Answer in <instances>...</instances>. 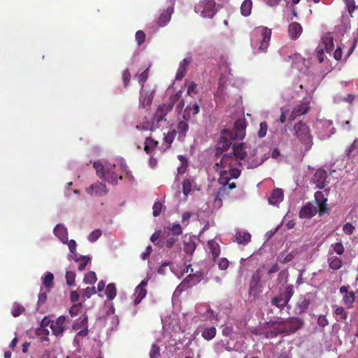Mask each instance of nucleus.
Returning a JSON list of instances; mask_svg holds the SVG:
<instances>
[{
    "mask_svg": "<svg viewBox=\"0 0 358 358\" xmlns=\"http://www.w3.org/2000/svg\"><path fill=\"white\" fill-rule=\"evenodd\" d=\"M238 165L237 159L234 155L227 153L222 156L219 159V155L216 156L215 167L216 171L220 173L218 180L221 187L218 190L215 199V205L221 206V197L229 194L228 191L234 189L236 185L234 182H230L231 179H236L241 174V171L236 168Z\"/></svg>",
    "mask_w": 358,
    "mask_h": 358,
    "instance_id": "1",
    "label": "nucleus"
},
{
    "mask_svg": "<svg viewBox=\"0 0 358 358\" xmlns=\"http://www.w3.org/2000/svg\"><path fill=\"white\" fill-rule=\"evenodd\" d=\"M93 166L99 178L112 185H116L118 180H122V172L127 171V165L123 161L118 164L108 161L104 162L96 161Z\"/></svg>",
    "mask_w": 358,
    "mask_h": 358,
    "instance_id": "2",
    "label": "nucleus"
},
{
    "mask_svg": "<svg viewBox=\"0 0 358 358\" xmlns=\"http://www.w3.org/2000/svg\"><path fill=\"white\" fill-rule=\"evenodd\" d=\"M294 135L306 148H310L313 144L312 136L309 127L303 122H299L294 127Z\"/></svg>",
    "mask_w": 358,
    "mask_h": 358,
    "instance_id": "3",
    "label": "nucleus"
},
{
    "mask_svg": "<svg viewBox=\"0 0 358 358\" xmlns=\"http://www.w3.org/2000/svg\"><path fill=\"white\" fill-rule=\"evenodd\" d=\"M294 292V286L292 285H287L283 291H281L278 296L271 299V305L280 309L283 308L287 305Z\"/></svg>",
    "mask_w": 358,
    "mask_h": 358,
    "instance_id": "4",
    "label": "nucleus"
},
{
    "mask_svg": "<svg viewBox=\"0 0 358 358\" xmlns=\"http://www.w3.org/2000/svg\"><path fill=\"white\" fill-rule=\"evenodd\" d=\"M303 325V321L298 317H291L288 320H282L278 323L277 327L279 333H294L299 329Z\"/></svg>",
    "mask_w": 358,
    "mask_h": 358,
    "instance_id": "5",
    "label": "nucleus"
},
{
    "mask_svg": "<svg viewBox=\"0 0 358 358\" xmlns=\"http://www.w3.org/2000/svg\"><path fill=\"white\" fill-rule=\"evenodd\" d=\"M194 10L196 13H200L203 17L212 18L217 13V9L213 0H208L196 4Z\"/></svg>",
    "mask_w": 358,
    "mask_h": 358,
    "instance_id": "6",
    "label": "nucleus"
},
{
    "mask_svg": "<svg viewBox=\"0 0 358 358\" xmlns=\"http://www.w3.org/2000/svg\"><path fill=\"white\" fill-rule=\"evenodd\" d=\"M333 122L328 120H320L317 123L318 136L322 140H326L335 134L336 128L332 127Z\"/></svg>",
    "mask_w": 358,
    "mask_h": 358,
    "instance_id": "7",
    "label": "nucleus"
},
{
    "mask_svg": "<svg viewBox=\"0 0 358 358\" xmlns=\"http://www.w3.org/2000/svg\"><path fill=\"white\" fill-rule=\"evenodd\" d=\"M314 301L315 296L312 293H307L301 296L294 308L296 314L302 315L305 313Z\"/></svg>",
    "mask_w": 358,
    "mask_h": 358,
    "instance_id": "8",
    "label": "nucleus"
},
{
    "mask_svg": "<svg viewBox=\"0 0 358 358\" xmlns=\"http://www.w3.org/2000/svg\"><path fill=\"white\" fill-rule=\"evenodd\" d=\"M67 323L68 318L64 315H61L56 320H52L50 329L52 334L57 338H62L67 328Z\"/></svg>",
    "mask_w": 358,
    "mask_h": 358,
    "instance_id": "9",
    "label": "nucleus"
},
{
    "mask_svg": "<svg viewBox=\"0 0 358 358\" xmlns=\"http://www.w3.org/2000/svg\"><path fill=\"white\" fill-rule=\"evenodd\" d=\"M255 34L261 39L259 50L265 51L271 39V30L266 27H259L255 30Z\"/></svg>",
    "mask_w": 358,
    "mask_h": 358,
    "instance_id": "10",
    "label": "nucleus"
},
{
    "mask_svg": "<svg viewBox=\"0 0 358 358\" xmlns=\"http://www.w3.org/2000/svg\"><path fill=\"white\" fill-rule=\"evenodd\" d=\"M246 122L243 119L238 120L234 126L232 130H227V134L231 139H242L245 136V129Z\"/></svg>",
    "mask_w": 358,
    "mask_h": 358,
    "instance_id": "11",
    "label": "nucleus"
},
{
    "mask_svg": "<svg viewBox=\"0 0 358 358\" xmlns=\"http://www.w3.org/2000/svg\"><path fill=\"white\" fill-rule=\"evenodd\" d=\"M154 94L155 90H147L144 89V85H142L139 96L140 106L143 108L149 107L152 103L154 97Z\"/></svg>",
    "mask_w": 358,
    "mask_h": 358,
    "instance_id": "12",
    "label": "nucleus"
},
{
    "mask_svg": "<svg viewBox=\"0 0 358 358\" xmlns=\"http://www.w3.org/2000/svg\"><path fill=\"white\" fill-rule=\"evenodd\" d=\"M230 154L234 155L238 165L244 166V164L246 163L247 152L243 143L234 144L233 152Z\"/></svg>",
    "mask_w": 358,
    "mask_h": 358,
    "instance_id": "13",
    "label": "nucleus"
},
{
    "mask_svg": "<svg viewBox=\"0 0 358 358\" xmlns=\"http://www.w3.org/2000/svg\"><path fill=\"white\" fill-rule=\"evenodd\" d=\"M86 192L91 196H101L108 193V189L104 183L96 182L87 188Z\"/></svg>",
    "mask_w": 358,
    "mask_h": 358,
    "instance_id": "14",
    "label": "nucleus"
},
{
    "mask_svg": "<svg viewBox=\"0 0 358 358\" xmlns=\"http://www.w3.org/2000/svg\"><path fill=\"white\" fill-rule=\"evenodd\" d=\"M232 140L227 134V130L224 131L217 143L216 156L220 155L223 150L228 149L231 145Z\"/></svg>",
    "mask_w": 358,
    "mask_h": 358,
    "instance_id": "15",
    "label": "nucleus"
},
{
    "mask_svg": "<svg viewBox=\"0 0 358 358\" xmlns=\"http://www.w3.org/2000/svg\"><path fill=\"white\" fill-rule=\"evenodd\" d=\"M148 285V280H143L141 283L136 287L134 293L133 294L134 299V304H138L143 299H144L147 294L145 287Z\"/></svg>",
    "mask_w": 358,
    "mask_h": 358,
    "instance_id": "16",
    "label": "nucleus"
},
{
    "mask_svg": "<svg viewBox=\"0 0 358 358\" xmlns=\"http://www.w3.org/2000/svg\"><path fill=\"white\" fill-rule=\"evenodd\" d=\"M171 110V105H166L164 103L160 105L154 115V122H156L157 126H159V124L162 121L165 120V117L169 112Z\"/></svg>",
    "mask_w": 358,
    "mask_h": 358,
    "instance_id": "17",
    "label": "nucleus"
},
{
    "mask_svg": "<svg viewBox=\"0 0 358 358\" xmlns=\"http://www.w3.org/2000/svg\"><path fill=\"white\" fill-rule=\"evenodd\" d=\"M313 182L316 185L317 188L322 189L325 187L327 183V173L322 169L317 170L313 176Z\"/></svg>",
    "mask_w": 358,
    "mask_h": 358,
    "instance_id": "18",
    "label": "nucleus"
},
{
    "mask_svg": "<svg viewBox=\"0 0 358 358\" xmlns=\"http://www.w3.org/2000/svg\"><path fill=\"white\" fill-rule=\"evenodd\" d=\"M257 152V149H254L249 155L247 154L246 163L244 164V166H246L248 169L256 168L263 163V159L256 157Z\"/></svg>",
    "mask_w": 358,
    "mask_h": 358,
    "instance_id": "19",
    "label": "nucleus"
},
{
    "mask_svg": "<svg viewBox=\"0 0 358 358\" xmlns=\"http://www.w3.org/2000/svg\"><path fill=\"white\" fill-rule=\"evenodd\" d=\"M319 212L318 208L311 203H308L303 206L299 212L301 218H310Z\"/></svg>",
    "mask_w": 358,
    "mask_h": 358,
    "instance_id": "20",
    "label": "nucleus"
},
{
    "mask_svg": "<svg viewBox=\"0 0 358 358\" xmlns=\"http://www.w3.org/2000/svg\"><path fill=\"white\" fill-rule=\"evenodd\" d=\"M315 199L319 208L320 215L327 213L328 209L327 208V198L322 192H316L315 193Z\"/></svg>",
    "mask_w": 358,
    "mask_h": 358,
    "instance_id": "21",
    "label": "nucleus"
},
{
    "mask_svg": "<svg viewBox=\"0 0 358 358\" xmlns=\"http://www.w3.org/2000/svg\"><path fill=\"white\" fill-rule=\"evenodd\" d=\"M191 62L192 57L190 56L184 58L182 61L180 62L176 75V80H180L183 78Z\"/></svg>",
    "mask_w": 358,
    "mask_h": 358,
    "instance_id": "22",
    "label": "nucleus"
},
{
    "mask_svg": "<svg viewBox=\"0 0 358 358\" xmlns=\"http://www.w3.org/2000/svg\"><path fill=\"white\" fill-rule=\"evenodd\" d=\"M234 238L237 243L245 245L250 242L251 235L246 231L237 229L235 232Z\"/></svg>",
    "mask_w": 358,
    "mask_h": 358,
    "instance_id": "23",
    "label": "nucleus"
},
{
    "mask_svg": "<svg viewBox=\"0 0 358 358\" xmlns=\"http://www.w3.org/2000/svg\"><path fill=\"white\" fill-rule=\"evenodd\" d=\"M196 248V245L194 241V238L185 235L183 237V249L184 251L189 255H192Z\"/></svg>",
    "mask_w": 358,
    "mask_h": 358,
    "instance_id": "24",
    "label": "nucleus"
},
{
    "mask_svg": "<svg viewBox=\"0 0 358 358\" xmlns=\"http://www.w3.org/2000/svg\"><path fill=\"white\" fill-rule=\"evenodd\" d=\"M201 332V336L206 341L212 340L216 335V329L214 327H206L201 328L199 327L194 334H199Z\"/></svg>",
    "mask_w": 358,
    "mask_h": 358,
    "instance_id": "25",
    "label": "nucleus"
},
{
    "mask_svg": "<svg viewBox=\"0 0 358 358\" xmlns=\"http://www.w3.org/2000/svg\"><path fill=\"white\" fill-rule=\"evenodd\" d=\"M55 236L62 243H65L68 238L67 229L62 224H58L55 226L53 230Z\"/></svg>",
    "mask_w": 358,
    "mask_h": 358,
    "instance_id": "26",
    "label": "nucleus"
},
{
    "mask_svg": "<svg viewBox=\"0 0 358 358\" xmlns=\"http://www.w3.org/2000/svg\"><path fill=\"white\" fill-rule=\"evenodd\" d=\"M260 292L259 279L258 277L253 275L250 282L249 294L255 299L258 296Z\"/></svg>",
    "mask_w": 358,
    "mask_h": 358,
    "instance_id": "27",
    "label": "nucleus"
},
{
    "mask_svg": "<svg viewBox=\"0 0 358 358\" xmlns=\"http://www.w3.org/2000/svg\"><path fill=\"white\" fill-rule=\"evenodd\" d=\"M310 108V103L308 101L303 102L301 105L294 108L290 115V119L294 120L297 116L306 114Z\"/></svg>",
    "mask_w": 358,
    "mask_h": 358,
    "instance_id": "28",
    "label": "nucleus"
},
{
    "mask_svg": "<svg viewBox=\"0 0 358 358\" xmlns=\"http://www.w3.org/2000/svg\"><path fill=\"white\" fill-rule=\"evenodd\" d=\"M283 191L282 189H275L268 198V203L273 206L278 205L283 200Z\"/></svg>",
    "mask_w": 358,
    "mask_h": 358,
    "instance_id": "29",
    "label": "nucleus"
},
{
    "mask_svg": "<svg viewBox=\"0 0 358 358\" xmlns=\"http://www.w3.org/2000/svg\"><path fill=\"white\" fill-rule=\"evenodd\" d=\"M318 46H322L327 53L331 52L334 48L333 36L330 34H326L322 38V42Z\"/></svg>",
    "mask_w": 358,
    "mask_h": 358,
    "instance_id": "30",
    "label": "nucleus"
},
{
    "mask_svg": "<svg viewBox=\"0 0 358 358\" xmlns=\"http://www.w3.org/2000/svg\"><path fill=\"white\" fill-rule=\"evenodd\" d=\"M173 12V7L169 6L166 10L164 11L158 19V24L160 27L165 26L169 21L171 17V14Z\"/></svg>",
    "mask_w": 358,
    "mask_h": 358,
    "instance_id": "31",
    "label": "nucleus"
},
{
    "mask_svg": "<svg viewBox=\"0 0 358 358\" xmlns=\"http://www.w3.org/2000/svg\"><path fill=\"white\" fill-rule=\"evenodd\" d=\"M302 32V27L298 22H293L289 24L288 33L289 36L293 38H297Z\"/></svg>",
    "mask_w": 358,
    "mask_h": 358,
    "instance_id": "32",
    "label": "nucleus"
},
{
    "mask_svg": "<svg viewBox=\"0 0 358 358\" xmlns=\"http://www.w3.org/2000/svg\"><path fill=\"white\" fill-rule=\"evenodd\" d=\"M88 319L87 317L83 315L79 317L72 325V329L73 331H78L83 329L84 328L88 327L87 325Z\"/></svg>",
    "mask_w": 358,
    "mask_h": 358,
    "instance_id": "33",
    "label": "nucleus"
},
{
    "mask_svg": "<svg viewBox=\"0 0 358 358\" xmlns=\"http://www.w3.org/2000/svg\"><path fill=\"white\" fill-rule=\"evenodd\" d=\"M208 246L210 253L212 254L213 258H217L220 254V247L219 243L215 240H210L208 242Z\"/></svg>",
    "mask_w": 358,
    "mask_h": 358,
    "instance_id": "34",
    "label": "nucleus"
},
{
    "mask_svg": "<svg viewBox=\"0 0 358 358\" xmlns=\"http://www.w3.org/2000/svg\"><path fill=\"white\" fill-rule=\"evenodd\" d=\"M328 262L330 268L334 270H338L342 266L341 260L338 257L334 256L331 252H329Z\"/></svg>",
    "mask_w": 358,
    "mask_h": 358,
    "instance_id": "35",
    "label": "nucleus"
},
{
    "mask_svg": "<svg viewBox=\"0 0 358 358\" xmlns=\"http://www.w3.org/2000/svg\"><path fill=\"white\" fill-rule=\"evenodd\" d=\"M188 129H189V125L186 121L181 120V121L178 122V123L177 124L176 133L178 132L179 134V136L180 138H183L185 137L186 133L187 132Z\"/></svg>",
    "mask_w": 358,
    "mask_h": 358,
    "instance_id": "36",
    "label": "nucleus"
},
{
    "mask_svg": "<svg viewBox=\"0 0 358 358\" xmlns=\"http://www.w3.org/2000/svg\"><path fill=\"white\" fill-rule=\"evenodd\" d=\"M252 2L251 0H245L241 6V14L245 17L251 13Z\"/></svg>",
    "mask_w": 358,
    "mask_h": 358,
    "instance_id": "37",
    "label": "nucleus"
},
{
    "mask_svg": "<svg viewBox=\"0 0 358 358\" xmlns=\"http://www.w3.org/2000/svg\"><path fill=\"white\" fill-rule=\"evenodd\" d=\"M334 313L336 315V320L338 322L345 321L348 317V312L341 306L336 307Z\"/></svg>",
    "mask_w": 358,
    "mask_h": 358,
    "instance_id": "38",
    "label": "nucleus"
},
{
    "mask_svg": "<svg viewBox=\"0 0 358 358\" xmlns=\"http://www.w3.org/2000/svg\"><path fill=\"white\" fill-rule=\"evenodd\" d=\"M105 293L109 299H113L117 294L115 285L114 283H109L106 287Z\"/></svg>",
    "mask_w": 358,
    "mask_h": 358,
    "instance_id": "39",
    "label": "nucleus"
},
{
    "mask_svg": "<svg viewBox=\"0 0 358 358\" xmlns=\"http://www.w3.org/2000/svg\"><path fill=\"white\" fill-rule=\"evenodd\" d=\"M355 296L353 292H349L346 293L343 297V301L348 308L352 307V303L355 301Z\"/></svg>",
    "mask_w": 358,
    "mask_h": 358,
    "instance_id": "40",
    "label": "nucleus"
},
{
    "mask_svg": "<svg viewBox=\"0 0 358 358\" xmlns=\"http://www.w3.org/2000/svg\"><path fill=\"white\" fill-rule=\"evenodd\" d=\"M53 279V274L50 272H46L45 275L42 277V282L43 285L47 288H50L52 286Z\"/></svg>",
    "mask_w": 358,
    "mask_h": 358,
    "instance_id": "41",
    "label": "nucleus"
},
{
    "mask_svg": "<svg viewBox=\"0 0 358 358\" xmlns=\"http://www.w3.org/2000/svg\"><path fill=\"white\" fill-rule=\"evenodd\" d=\"M89 330L88 327L84 328L83 329H80L78 331L77 334L76 335L73 339V344L76 345H79L80 339L83 337H85L88 334Z\"/></svg>",
    "mask_w": 358,
    "mask_h": 358,
    "instance_id": "42",
    "label": "nucleus"
},
{
    "mask_svg": "<svg viewBox=\"0 0 358 358\" xmlns=\"http://www.w3.org/2000/svg\"><path fill=\"white\" fill-rule=\"evenodd\" d=\"M178 159L181 162L180 166L178 167L177 171L178 175L185 173L187 167V161L183 155H178Z\"/></svg>",
    "mask_w": 358,
    "mask_h": 358,
    "instance_id": "43",
    "label": "nucleus"
},
{
    "mask_svg": "<svg viewBox=\"0 0 358 358\" xmlns=\"http://www.w3.org/2000/svg\"><path fill=\"white\" fill-rule=\"evenodd\" d=\"M157 142L154 141L153 139L152 138H146L145 139V151L149 154L151 150L155 148L157 145Z\"/></svg>",
    "mask_w": 358,
    "mask_h": 358,
    "instance_id": "44",
    "label": "nucleus"
},
{
    "mask_svg": "<svg viewBox=\"0 0 358 358\" xmlns=\"http://www.w3.org/2000/svg\"><path fill=\"white\" fill-rule=\"evenodd\" d=\"M24 311V308L22 305H20L16 302L13 304V307L11 309V313L13 317L19 316Z\"/></svg>",
    "mask_w": 358,
    "mask_h": 358,
    "instance_id": "45",
    "label": "nucleus"
},
{
    "mask_svg": "<svg viewBox=\"0 0 358 358\" xmlns=\"http://www.w3.org/2000/svg\"><path fill=\"white\" fill-rule=\"evenodd\" d=\"M289 60H292V66L293 68L299 69V64L303 62L304 59L299 55H294L293 57L289 56Z\"/></svg>",
    "mask_w": 358,
    "mask_h": 358,
    "instance_id": "46",
    "label": "nucleus"
},
{
    "mask_svg": "<svg viewBox=\"0 0 358 358\" xmlns=\"http://www.w3.org/2000/svg\"><path fill=\"white\" fill-rule=\"evenodd\" d=\"M84 282L86 284L92 285L96 281V273L94 271L88 272L84 277Z\"/></svg>",
    "mask_w": 358,
    "mask_h": 358,
    "instance_id": "47",
    "label": "nucleus"
},
{
    "mask_svg": "<svg viewBox=\"0 0 358 358\" xmlns=\"http://www.w3.org/2000/svg\"><path fill=\"white\" fill-rule=\"evenodd\" d=\"M101 234L102 231L101 229H95L88 235L87 240L91 243H94L99 239Z\"/></svg>",
    "mask_w": 358,
    "mask_h": 358,
    "instance_id": "48",
    "label": "nucleus"
},
{
    "mask_svg": "<svg viewBox=\"0 0 358 358\" xmlns=\"http://www.w3.org/2000/svg\"><path fill=\"white\" fill-rule=\"evenodd\" d=\"M36 334L41 338V341H47L49 340V331L46 328H38L36 330Z\"/></svg>",
    "mask_w": 358,
    "mask_h": 358,
    "instance_id": "49",
    "label": "nucleus"
},
{
    "mask_svg": "<svg viewBox=\"0 0 358 358\" xmlns=\"http://www.w3.org/2000/svg\"><path fill=\"white\" fill-rule=\"evenodd\" d=\"M167 229L171 231L173 236H178L182 233V228L180 224L174 223L170 227H167Z\"/></svg>",
    "mask_w": 358,
    "mask_h": 358,
    "instance_id": "50",
    "label": "nucleus"
},
{
    "mask_svg": "<svg viewBox=\"0 0 358 358\" xmlns=\"http://www.w3.org/2000/svg\"><path fill=\"white\" fill-rule=\"evenodd\" d=\"M192 182L189 178L185 179L182 182V192L185 196H187L192 189Z\"/></svg>",
    "mask_w": 358,
    "mask_h": 358,
    "instance_id": "51",
    "label": "nucleus"
},
{
    "mask_svg": "<svg viewBox=\"0 0 358 358\" xmlns=\"http://www.w3.org/2000/svg\"><path fill=\"white\" fill-rule=\"evenodd\" d=\"M182 95V91L179 90L177 93L171 95L169 98V103L166 105H171V110L173 109V105L180 99Z\"/></svg>",
    "mask_w": 358,
    "mask_h": 358,
    "instance_id": "52",
    "label": "nucleus"
},
{
    "mask_svg": "<svg viewBox=\"0 0 358 358\" xmlns=\"http://www.w3.org/2000/svg\"><path fill=\"white\" fill-rule=\"evenodd\" d=\"M66 280L68 285L72 286L74 285L76 273L73 271H67L66 272Z\"/></svg>",
    "mask_w": 358,
    "mask_h": 358,
    "instance_id": "53",
    "label": "nucleus"
},
{
    "mask_svg": "<svg viewBox=\"0 0 358 358\" xmlns=\"http://www.w3.org/2000/svg\"><path fill=\"white\" fill-rule=\"evenodd\" d=\"M91 258L89 256L83 257L80 261L78 262V269L79 271H83L85 269L87 264L90 262Z\"/></svg>",
    "mask_w": 358,
    "mask_h": 358,
    "instance_id": "54",
    "label": "nucleus"
},
{
    "mask_svg": "<svg viewBox=\"0 0 358 358\" xmlns=\"http://www.w3.org/2000/svg\"><path fill=\"white\" fill-rule=\"evenodd\" d=\"M268 129V125L266 122H262L259 124V129L258 131V136L259 138H263L266 135Z\"/></svg>",
    "mask_w": 358,
    "mask_h": 358,
    "instance_id": "55",
    "label": "nucleus"
},
{
    "mask_svg": "<svg viewBox=\"0 0 358 358\" xmlns=\"http://www.w3.org/2000/svg\"><path fill=\"white\" fill-rule=\"evenodd\" d=\"M106 320L110 321L112 324L110 329L113 330L116 327L119 323L118 317L113 314H108L106 316Z\"/></svg>",
    "mask_w": 358,
    "mask_h": 358,
    "instance_id": "56",
    "label": "nucleus"
},
{
    "mask_svg": "<svg viewBox=\"0 0 358 358\" xmlns=\"http://www.w3.org/2000/svg\"><path fill=\"white\" fill-rule=\"evenodd\" d=\"M162 209V203L159 201L155 202L152 206L153 215L155 217H157L161 213Z\"/></svg>",
    "mask_w": 358,
    "mask_h": 358,
    "instance_id": "57",
    "label": "nucleus"
},
{
    "mask_svg": "<svg viewBox=\"0 0 358 358\" xmlns=\"http://www.w3.org/2000/svg\"><path fill=\"white\" fill-rule=\"evenodd\" d=\"M324 48L322 46H317L315 50V53L318 61L322 63L324 59Z\"/></svg>",
    "mask_w": 358,
    "mask_h": 358,
    "instance_id": "58",
    "label": "nucleus"
},
{
    "mask_svg": "<svg viewBox=\"0 0 358 358\" xmlns=\"http://www.w3.org/2000/svg\"><path fill=\"white\" fill-rule=\"evenodd\" d=\"M229 262L227 258H220L218 260L217 265L220 270H226L229 267Z\"/></svg>",
    "mask_w": 358,
    "mask_h": 358,
    "instance_id": "59",
    "label": "nucleus"
},
{
    "mask_svg": "<svg viewBox=\"0 0 358 358\" xmlns=\"http://www.w3.org/2000/svg\"><path fill=\"white\" fill-rule=\"evenodd\" d=\"M136 41L138 45H141L145 41V35L143 31L139 30L136 33Z\"/></svg>",
    "mask_w": 358,
    "mask_h": 358,
    "instance_id": "60",
    "label": "nucleus"
},
{
    "mask_svg": "<svg viewBox=\"0 0 358 358\" xmlns=\"http://www.w3.org/2000/svg\"><path fill=\"white\" fill-rule=\"evenodd\" d=\"M47 299V294L45 292H43V288H41V292L38 294V306H40L45 303Z\"/></svg>",
    "mask_w": 358,
    "mask_h": 358,
    "instance_id": "61",
    "label": "nucleus"
},
{
    "mask_svg": "<svg viewBox=\"0 0 358 358\" xmlns=\"http://www.w3.org/2000/svg\"><path fill=\"white\" fill-rule=\"evenodd\" d=\"M159 355V348L156 344H153L150 352V358H157Z\"/></svg>",
    "mask_w": 358,
    "mask_h": 358,
    "instance_id": "62",
    "label": "nucleus"
},
{
    "mask_svg": "<svg viewBox=\"0 0 358 358\" xmlns=\"http://www.w3.org/2000/svg\"><path fill=\"white\" fill-rule=\"evenodd\" d=\"M176 130H172L171 131H169L164 138V141L171 144L173 141L174 140L175 138V136H176Z\"/></svg>",
    "mask_w": 358,
    "mask_h": 358,
    "instance_id": "63",
    "label": "nucleus"
},
{
    "mask_svg": "<svg viewBox=\"0 0 358 358\" xmlns=\"http://www.w3.org/2000/svg\"><path fill=\"white\" fill-rule=\"evenodd\" d=\"M333 247V249H334V251L337 254V255H342L344 252V248H343V245H342V243H336L334 245H331Z\"/></svg>",
    "mask_w": 358,
    "mask_h": 358,
    "instance_id": "64",
    "label": "nucleus"
}]
</instances>
